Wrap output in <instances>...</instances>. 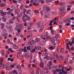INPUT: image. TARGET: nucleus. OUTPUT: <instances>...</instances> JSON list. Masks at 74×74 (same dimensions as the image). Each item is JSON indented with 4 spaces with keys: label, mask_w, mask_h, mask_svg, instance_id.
<instances>
[{
    "label": "nucleus",
    "mask_w": 74,
    "mask_h": 74,
    "mask_svg": "<svg viewBox=\"0 0 74 74\" xmlns=\"http://www.w3.org/2000/svg\"><path fill=\"white\" fill-rule=\"evenodd\" d=\"M70 23H68L66 24V26H70L71 25Z\"/></svg>",
    "instance_id": "nucleus-54"
},
{
    "label": "nucleus",
    "mask_w": 74,
    "mask_h": 74,
    "mask_svg": "<svg viewBox=\"0 0 74 74\" xmlns=\"http://www.w3.org/2000/svg\"><path fill=\"white\" fill-rule=\"evenodd\" d=\"M37 0H34L33 1V5H36V6H38L40 4L38 3H37Z\"/></svg>",
    "instance_id": "nucleus-3"
},
{
    "label": "nucleus",
    "mask_w": 74,
    "mask_h": 74,
    "mask_svg": "<svg viewBox=\"0 0 74 74\" xmlns=\"http://www.w3.org/2000/svg\"><path fill=\"white\" fill-rule=\"evenodd\" d=\"M59 59L60 60H63V58H62V57H59Z\"/></svg>",
    "instance_id": "nucleus-60"
},
{
    "label": "nucleus",
    "mask_w": 74,
    "mask_h": 74,
    "mask_svg": "<svg viewBox=\"0 0 74 74\" xmlns=\"http://www.w3.org/2000/svg\"><path fill=\"white\" fill-rule=\"evenodd\" d=\"M44 63L43 62H40V66L42 68L44 67Z\"/></svg>",
    "instance_id": "nucleus-7"
},
{
    "label": "nucleus",
    "mask_w": 74,
    "mask_h": 74,
    "mask_svg": "<svg viewBox=\"0 0 74 74\" xmlns=\"http://www.w3.org/2000/svg\"><path fill=\"white\" fill-rule=\"evenodd\" d=\"M21 26V25H20L19 27L18 26L16 27V29H19V28H20V30H23V27H22V26Z\"/></svg>",
    "instance_id": "nucleus-5"
},
{
    "label": "nucleus",
    "mask_w": 74,
    "mask_h": 74,
    "mask_svg": "<svg viewBox=\"0 0 74 74\" xmlns=\"http://www.w3.org/2000/svg\"><path fill=\"white\" fill-rule=\"evenodd\" d=\"M13 47L14 49H18V46L16 45L15 44H14L13 45Z\"/></svg>",
    "instance_id": "nucleus-9"
},
{
    "label": "nucleus",
    "mask_w": 74,
    "mask_h": 74,
    "mask_svg": "<svg viewBox=\"0 0 74 74\" xmlns=\"http://www.w3.org/2000/svg\"><path fill=\"white\" fill-rule=\"evenodd\" d=\"M43 70H48V68L47 67H44L43 68Z\"/></svg>",
    "instance_id": "nucleus-41"
},
{
    "label": "nucleus",
    "mask_w": 74,
    "mask_h": 74,
    "mask_svg": "<svg viewBox=\"0 0 74 74\" xmlns=\"http://www.w3.org/2000/svg\"><path fill=\"white\" fill-rule=\"evenodd\" d=\"M59 37V35L57 34L56 36V38H58Z\"/></svg>",
    "instance_id": "nucleus-52"
},
{
    "label": "nucleus",
    "mask_w": 74,
    "mask_h": 74,
    "mask_svg": "<svg viewBox=\"0 0 74 74\" xmlns=\"http://www.w3.org/2000/svg\"><path fill=\"white\" fill-rule=\"evenodd\" d=\"M47 39H51V36H48L46 38Z\"/></svg>",
    "instance_id": "nucleus-59"
},
{
    "label": "nucleus",
    "mask_w": 74,
    "mask_h": 74,
    "mask_svg": "<svg viewBox=\"0 0 74 74\" xmlns=\"http://www.w3.org/2000/svg\"><path fill=\"white\" fill-rule=\"evenodd\" d=\"M16 19V18H15V17L14 16H13V18H12V19L13 21H15V20Z\"/></svg>",
    "instance_id": "nucleus-37"
},
{
    "label": "nucleus",
    "mask_w": 74,
    "mask_h": 74,
    "mask_svg": "<svg viewBox=\"0 0 74 74\" xmlns=\"http://www.w3.org/2000/svg\"><path fill=\"white\" fill-rule=\"evenodd\" d=\"M68 60H69V58H68L66 57L65 58V60L64 61V63H66V62H67Z\"/></svg>",
    "instance_id": "nucleus-14"
},
{
    "label": "nucleus",
    "mask_w": 74,
    "mask_h": 74,
    "mask_svg": "<svg viewBox=\"0 0 74 74\" xmlns=\"http://www.w3.org/2000/svg\"><path fill=\"white\" fill-rule=\"evenodd\" d=\"M6 14H7V13H6V12H3L1 14V15L2 16H5V15H6Z\"/></svg>",
    "instance_id": "nucleus-19"
},
{
    "label": "nucleus",
    "mask_w": 74,
    "mask_h": 74,
    "mask_svg": "<svg viewBox=\"0 0 74 74\" xmlns=\"http://www.w3.org/2000/svg\"><path fill=\"white\" fill-rule=\"evenodd\" d=\"M31 67V64H29V65L28 66V69H30Z\"/></svg>",
    "instance_id": "nucleus-49"
},
{
    "label": "nucleus",
    "mask_w": 74,
    "mask_h": 74,
    "mask_svg": "<svg viewBox=\"0 0 74 74\" xmlns=\"http://www.w3.org/2000/svg\"><path fill=\"white\" fill-rule=\"evenodd\" d=\"M49 14H48L47 15V14H46L45 15V18H48V16H49Z\"/></svg>",
    "instance_id": "nucleus-45"
},
{
    "label": "nucleus",
    "mask_w": 74,
    "mask_h": 74,
    "mask_svg": "<svg viewBox=\"0 0 74 74\" xmlns=\"http://www.w3.org/2000/svg\"><path fill=\"white\" fill-rule=\"evenodd\" d=\"M36 49H35V48L33 49L31 51V52H35V50Z\"/></svg>",
    "instance_id": "nucleus-56"
},
{
    "label": "nucleus",
    "mask_w": 74,
    "mask_h": 74,
    "mask_svg": "<svg viewBox=\"0 0 74 74\" xmlns=\"http://www.w3.org/2000/svg\"><path fill=\"white\" fill-rule=\"evenodd\" d=\"M56 71H57L58 73H59V72H60V71H61V69H56Z\"/></svg>",
    "instance_id": "nucleus-23"
},
{
    "label": "nucleus",
    "mask_w": 74,
    "mask_h": 74,
    "mask_svg": "<svg viewBox=\"0 0 74 74\" xmlns=\"http://www.w3.org/2000/svg\"><path fill=\"white\" fill-rule=\"evenodd\" d=\"M24 51L25 52H26L27 51V50L26 49V47H25L24 48Z\"/></svg>",
    "instance_id": "nucleus-28"
},
{
    "label": "nucleus",
    "mask_w": 74,
    "mask_h": 74,
    "mask_svg": "<svg viewBox=\"0 0 74 74\" xmlns=\"http://www.w3.org/2000/svg\"><path fill=\"white\" fill-rule=\"evenodd\" d=\"M7 42H9V43L11 42H10V39H8L7 40Z\"/></svg>",
    "instance_id": "nucleus-62"
},
{
    "label": "nucleus",
    "mask_w": 74,
    "mask_h": 74,
    "mask_svg": "<svg viewBox=\"0 0 74 74\" xmlns=\"http://www.w3.org/2000/svg\"><path fill=\"white\" fill-rule=\"evenodd\" d=\"M28 44L29 45H32L33 42L32 41V40H30Z\"/></svg>",
    "instance_id": "nucleus-20"
},
{
    "label": "nucleus",
    "mask_w": 74,
    "mask_h": 74,
    "mask_svg": "<svg viewBox=\"0 0 74 74\" xmlns=\"http://www.w3.org/2000/svg\"><path fill=\"white\" fill-rule=\"evenodd\" d=\"M17 30L18 33H21L20 29H17Z\"/></svg>",
    "instance_id": "nucleus-51"
},
{
    "label": "nucleus",
    "mask_w": 74,
    "mask_h": 74,
    "mask_svg": "<svg viewBox=\"0 0 74 74\" xmlns=\"http://www.w3.org/2000/svg\"><path fill=\"white\" fill-rule=\"evenodd\" d=\"M23 17H28V16L26 14H24L23 15Z\"/></svg>",
    "instance_id": "nucleus-48"
},
{
    "label": "nucleus",
    "mask_w": 74,
    "mask_h": 74,
    "mask_svg": "<svg viewBox=\"0 0 74 74\" xmlns=\"http://www.w3.org/2000/svg\"><path fill=\"white\" fill-rule=\"evenodd\" d=\"M4 12H3V10H1L0 11V14H2V13H3Z\"/></svg>",
    "instance_id": "nucleus-50"
},
{
    "label": "nucleus",
    "mask_w": 74,
    "mask_h": 74,
    "mask_svg": "<svg viewBox=\"0 0 74 74\" xmlns=\"http://www.w3.org/2000/svg\"><path fill=\"white\" fill-rule=\"evenodd\" d=\"M2 21L3 22H5V21H6V20L5 19V18L4 17H2Z\"/></svg>",
    "instance_id": "nucleus-25"
},
{
    "label": "nucleus",
    "mask_w": 74,
    "mask_h": 74,
    "mask_svg": "<svg viewBox=\"0 0 74 74\" xmlns=\"http://www.w3.org/2000/svg\"><path fill=\"white\" fill-rule=\"evenodd\" d=\"M40 13L42 15H43V13H45V12H44V11L42 10L40 12Z\"/></svg>",
    "instance_id": "nucleus-27"
},
{
    "label": "nucleus",
    "mask_w": 74,
    "mask_h": 74,
    "mask_svg": "<svg viewBox=\"0 0 74 74\" xmlns=\"http://www.w3.org/2000/svg\"><path fill=\"white\" fill-rule=\"evenodd\" d=\"M31 41L32 42V43H34L35 41L33 40H31Z\"/></svg>",
    "instance_id": "nucleus-58"
},
{
    "label": "nucleus",
    "mask_w": 74,
    "mask_h": 74,
    "mask_svg": "<svg viewBox=\"0 0 74 74\" xmlns=\"http://www.w3.org/2000/svg\"><path fill=\"white\" fill-rule=\"evenodd\" d=\"M37 25L39 27H40V22H38L37 23Z\"/></svg>",
    "instance_id": "nucleus-31"
},
{
    "label": "nucleus",
    "mask_w": 74,
    "mask_h": 74,
    "mask_svg": "<svg viewBox=\"0 0 74 74\" xmlns=\"http://www.w3.org/2000/svg\"><path fill=\"white\" fill-rule=\"evenodd\" d=\"M69 41V39H66L65 40V42L66 43L67 42H68Z\"/></svg>",
    "instance_id": "nucleus-64"
},
{
    "label": "nucleus",
    "mask_w": 74,
    "mask_h": 74,
    "mask_svg": "<svg viewBox=\"0 0 74 74\" xmlns=\"http://www.w3.org/2000/svg\"><path fill=\"white\" fill-rule=\"evenodd\" d=\"M16 73V71L15 70H14L13 71V74H15Z\"/></svg>",
    "instance_id": "nucleus-47"
},
{
    "label": "nucleus",
    "mask_w": 74,
    "mask_h": 74,
    "mask_svg": "<svg viewBox=\"0 0 74 74\" xmlns=\"http://www.w3.org/2000/svg\"><path fill=\"white\" fill-rule=\"evenodd\" d=\"M32 48V47L30 46V47H29V46H27V50H30V48Z\"/></svg>",
    "instance_id": "nucleus-29"
},
{
    "label": "nucleus",
    "mask_w": 74,
    "mask_h": 74,
    "mask_svg": "<svg viewBox=\"0 0 74 74\" xmlns=\"http://www.w3.org/2000/svg\"><path fill=\"white\" fill-rule=\"evenodd\" d=\"M11 25L8 24L6 25V27L8 29H9V28H10V27H11Z\"/></svg>",
    "instance_id": "nucleus-18"
},
{
    "label": "nucleus",
    "mask_w": 74,
    "mask_h": 74,
    "mask_svg": "<svg viewBox=\"0 0 74 74\" xmlns=\"http://www.w3.org/2000/svg\"><path fill=\"white\" fill-rule=\"evenodd\" d=\"M40 41V39L38 38H36L35 40V41L36 42H39Z\"/></svg>",
    "instance_id": "nucleus-16"
},
{
    "label": "nucleus",
    "mask_w": 74,
    "mask_h": 74,
    "mask_svg": "<svg viewBox=\"0 0 74 74\" xmlns=\"http://www.w3.org/2000/svg\"><path fill=\"white\" fill-rule=\"evenodd\" d=\"M52 0H46V2L48 3H50V2H52Z\"/></svg>",
    "instance_id": "nucleus-22"
},
{
    "label": "nucleus",
    "mask_w": 74,
    "mask_h": 74,
    "mask_svg": "<svg viewBox=\"0 0 74 74\" xmlns=\"http://www.w3.org/2000/svg\"><path fill=\"white\" fill-rule=\"evenodd\" d=\"M64 4V3L63 2H60L59 3V5H63Z\"/></svg>",
    "instance_id": "nucleus-38"
},
{
    "label": "nucleus",
    "mask_w": 74,
    "mask_h": 74,
    "mask_svg": "<svg viewBox=\"0 0 74 74\" xmlns=\"http://www.w3.org/2000/svg\"><path fill=\"white\" fill-rule=\"evenodd\" d=\"M29 55H27L26 56V59H28L29 58Z\"/></svg>",
    "instance_id": "nucleus-53"
},
{
    "label": "nucleus",
    "mask_w": 74,
    "mask_h": 74,
    "mask_svg": "<svg viewBox=\"0 0 74 74\" xmlns=\"http://www.w3.org/2000/svg\"><path fill=\"white\" fill-rule=\"evenodd\" d=\"M49 48L50 49H51L52 50H53V49H54V48H53V46H51V47H50Z\"/></svg>",
    "instance_id": "nucleus-39"
},
{
    "label": "nucleus",
    "mask_w": 74,
    "mask_h": 74,
    "mask_svg": "<svg viewBox=\"0 0 74 74\" xmlns=\"http://www.w3.org/2000/svg\"><path fill=\"white\" fill-rule=\"evenodd\" d=\"M35 49H36V50H37V51H39V50H40L41 49V47L40 46H39L37 47H35Z\"/></svg>",
    "instance_id": "nucleus-8"
},
{
    "label": "nucleus",
    "mask_w": 74,
    "mask_h": 74,
    "mask_svg": "<svg viewBox=\"0 0 74 74\" xmlns=\"http://www.w3.org/2000/svg\"><path fill=\"white\" fill-rule=\"evenodd\" d=\"M12 11H13V10L12 9H11L9 11L7 12V14H11V12H12Z\"/></svg>",
    "instance_id": "nucleus-15"
},
{
    "label": "nucleus",
    "mask_w": 74,
    "mask_h": 74,
    "mask_svg": "<svg viewBox=\"0 0 74 74\" xmlns=\"http://www.w3.org/2000/svg\"><path fill=\"white\" fill-rule=\"evenodd\" d=\"M22 14L21 13L19 15V17H20V18H21V17L22 16Z\"/></svg>",
    "instance_id": "nucleus-55"
},
{
    "label": "nucleus",
    "mask_w": 74,
    "mask_h": 74,
    "mask_svg": "<svg viewBox=\"0 0 74 74\" xmlns=\"http://www.w3.org/2000/svg\"><path fill=\"white\" fill-rule=\"evenodd\" d=\"M20 53H21V54H22V53L20 51H19L17 54V56H18V57L20 56Z\"/></svg>",
    "instance_id": "nucleus-13"
},
{
    "label": "nucleus",
    "mask_w": 74,
    "mask_h": 74,
    "mask_svg": "<svg viewBox=\"0 0 74 74\" xmlns=\"http://www.w3.org/2000/svg\"><path fill=\"white\" fill-rule=\"evenodd\" d=\"M50 10L51 8H50L49 6H46L45 14H46L48 13L50 11Z\"/></svg>",
    "instance_id": "nucleus-1"
},
{
    "label": "nucleus",
    "mask_w": 74,
    "mask_h": 74,
    "mask_svg": "<svg viewBox=\"0 0 74 74\" xmlns=\"http://www.w3.org/2000/svg\"><path fill=\"white\" fill-rule=\"evenodd\" d=\"M31 12V11L30 10H28L27 12L26 13L27 14H29V13H30Z\"/></svg>",
    "instance_id": "nucleus-40"
},
{
    "label": "nucleus",
    "mask_w": 74,
    "mask_h": 74,
    "mask_svg": "<svg viewBox=\"0 0 74 74\" xmlns=\"http://www.w3.org/2000/svg\"><path fill=\"white\" fill-rule=\"evenodd\" d=\"M47 34H48V32H46L45 34H43V35L41 36V38H42L43 40H45V37L47 36Z\"/></svg>",
    "instance_id": "nucleus-2"
},
{
    "label": "nucleus",
    "mask_w": 74,
    "mask_h": 74,
    "mask_svg": "<svg viewBox=\"0 0 74 74\" xmlns=\"http://www.w3.org/2000/svg\"><path fill=\"white\" fill-rule=\"evenodd\" d=\"M9 21L10 23L12 24L14 23V22H13V21H12V20L11 19H10Z\"/></svg>",
    "instance_id": "nucleus-33"
},
{
    "label": "nucleus",
    "mask_w": 74,
    "mask_h": 74,
    "mask_svg": "<svg viewBox=\"0 0 74 74\" xmlns=\"http://www.w3.org/2000/svg\"><path fill=\"white\" fill-rule=\"evenodd\" d=\"M16 68L19 70H21V66L19 65H18V66H16Z\"/></svg>",
    "instance_id": "nucleus-12"
},
{
    "label": "nucleus",
    "mask_w": 74,
    "mask_h": 74,
    "mask_svg": "<svg viewBox=\"0 0 74 74\" xmlns=\"http://www.w3.org/2000/svg\"><path fill=\"white\" fill-rule=\"evenodd\" d=\"M66 10V7L65 6H62L60 9V12L64 11Z\"/></svg>",
    "instance_id": "nucleus-4"
},
{
    "label": "nucleus",
    "mask_w": 74,
    "mask_h": 74,
    "mask_svg": "<svg viewBox=\"0 0 74 74\" xmlns=\"http://www.w3.org/2000/svg\"><path fill=\"white\" fill-rule=\"evenodd\" d=\"M69 43L71 46H72L73 45V43H72V42H71L70 41H69Z\"/></svg>",
    "instance_id": "nucleus-34"
},
{
    "label": "nucleus",
    "mask_w": 74,
    "mask_h": 74,
    "mask_svg": "<svg viewBox=\"0 0 74 74\" xmlns=\"http://www.w3.org/2000/svg\"><path fill=\"white\" fill-rule=\"evenodd\" d=\"M52 14H53V15H55L56 14V12L55 11L53 12L52 13Z\"/></svg>",
    "instance_id": "nucleus-42"
},
{
    "label": "nucleus",
    "mask_w": 74,
    "mask_h": 74,
    "mask_svg": "<svg viewBox=\"0 0 74 74\" xmlns=\"http://www.w3.org/2000/svg\"><path fill=\"white\" fill-rule=\"evenodd\" d=\"M66 12H64L62 13V15H63V16L64 15H65V13Z\"/></svg>",
    "instance_id": "nucleus-61"
},
{
    "label": "nucleus",
    "mask_w": 74,
    "mask_h": 74,
    "mask_svg": "<svg viewBox=\"0 0 74 74\" xmlns=\"http://www.w3.org/2000/svg\"><path fill=\"white\" fill-rule=\"evenodd\" d=\"M0 25L1 26V28L2 29H3V28L4 27V24L3 23H2L0 24Z\"/></svg>",
    "instance_id": "nucleus-17"
},
{
    "label": "nucleus",
    "mask_w": 74,
    "mask_h": 74,
    "mask_svg": "<svg viewBox=\"0 0 74 74\" xmlns=\"http://www.w3.org/2000/svg\"><path fill=\"white\" fill-rule=\"evenodd\" d=\"M12 2L13 3H18V1H16L15 0H13Z\"/></svg>",
    "instance_id": "nucleus-35"
},
{
    "label": "nucleus",
    "mask_w": 74,
    "mask_h": 74,
    "mask_svg": "<svg viewBox=\"0 0 74 74\" xmlns=\"http://www.w3.org/2000/svg\"><path fill=\"white\" fill-rule=\"evenodd\" d=\"M51 32L52 34H53V33H54V30H51Z\"/></svg>",
    "instance_id": "nucleus-46"
},
{
    "label": "nucleus",
    "mask_w": 74,
    "mask_h": 74,
    "mask_svg": "<svg viewBox=\"0 0 74 74\" xmlns=\"http://www.w3.org/2000/svg\"><path fill=\"white\" fill-rule=\"evenodd\" d=\"M1 53L2 56H4V54H5V53L4 52V51L3 50H1Z\"/></svg>",
    "instance_id": "nucleus-21"
},
{
    "label": "nucleus",
    "mask_w": 74,
    "mask_h": 74,
    "mask_svg": "<svg viewBox=\"0 0 74 74\" xmlns=\"http://www.w3.org/2000/svg\"><path fill=\"white\" fill-rule=\"evenodd\" d=\"M1 7H3L4 8V7H5V4H4V3H2L1 5Z\"/></svg>",
    "instance_id": "nucleus-30"
},
{
    "label": "nucleus",
    "mask_w": 74,
    "mask_h": 74,
    "mask_svg": "<svg viewBox=\"0 0 74 74\" xmlns=\"http://www.w3.org/2000/svg\"><path fill=\"white\" fill-rule=\"evenodd\" d=\"M60 52L61 53H63L64 52V49L62 48L60 50Z\"/></svg>",
    "instance_id": "nucleus-10"
},
{
    "label": "nucleus",
    "mask_w": 74,
    "mask_h": 74,
    "mask_svg": "<svg viewBox=\"0 0 74 74\" xmlns=\"http://www.w3.org/2000/svg\"><path fill=\"white\" fill-rule=\"evenodd\" d=\"M44 25H42L41 26L40 28L43 29H44Z\"/></svg>",
    "instance_id": "nucleus-57"
},
{
    "label": "nucleus",
    "mask_w": 74,
    "mask_h": 74,
    "mask_svg": "<svg viewBox=\"0 0 74 74\" xmlns=\"http://www.w3.org/2000/svg\"><path fill=\"white\" fill-rule=\"evenodd\" d=\"M4 68V65L2 64L0 66V68L1 69H3Z\"/></svg>",
    "instance_id": "nucleus-11"
},
{
    "label": "nucleus",
    "mask_w": 74,
    "mask_h": 74,
    "mask_svg": "<svg viewBox=\"0 0 74 74\" xmlns=\"http://www.w3.org/2000/svg\"><path fill=\"white\" fill-rule=\"evenodd\" d=\"M29 25H28V24H27V25L28 26V29L29 30H30V29H31V27H29V26H30V24H29Z\"/></svg>",
    "instance_id": "nucleus-44"
},
{
    "label": "nucleus",
    "mask_w": 74,
    "mask_h": 74,
    "mask_svg": "<svg viewBox=\"0 0 74 74\" xmlns=\"http://www.w3.org/2000/svg\"><path fill=\"white\" fill-rule=\"evenodd\" d=\"M22 19L23 21V22H26V21H27L26 20V18H25L24 17H23L22 18Z\"/></svg>",
    "instance_id": "nucleus-24"
},
{
    "label": "nucleus",
    "mask_w": 74,
    "mask_h": 74,
    "mask_svg": "<svg viewBox=\"0 0 74 74\" xmlns=\"http://www.w3.org/2000/svg\"><path fill=\"white\" fill-rule=\"evenodd\" d=\"M51 57L52 58H50V60H53L54 58H55V57H54L53 56H51Z\"/></svg>",
    "instance_id": "nucleus-26"
},
{
    "label": "nucleus",
    "mask_w": 74,
    "mask_h": 74,
    "mask_svg": "<svg viewBox=\"0 0 74 74\" xmlns=\"http://www.w3.org/2000/svg\"><path fill=\"white\" fill-rule=\"evenodd\" d=\"M0 61L1 62H3L4 61V60H3V58H0Z\"/></svg>",
    "instance_id": "nucleus-43"
},
{
    "label": "nucleus",
    "mask_w": 74,
    "mask_h": 74,
    "mask_svg": "<svg viewBox=\"0 0 74 74\" xmlns=\"http://www.w3.org/2000/svg\"><path fill=\"white\" fill-rule=\"evenodd\" d=\"M25 7L26 8H29V6H25Z\"/></svg>",
    "instance_id": "nucleus-63"
},
{
    "label": "nucleus",
    "mask_w": 74,
    "mask_h": 74,
    "mask_svg": "<svg viewBox=\"0 0 74 74\" xmlns=\"http://www.w3.org/2000/svg\"><path fill=\"white\" fill-rule=\"evenodd\" d=\"M27 18H26V20L27 21H29V20H30V17L29 16L27 17Z\"/></svg>",
    "instance_id": "nucleus-32"
},
{
    "label": "nucleus",
    "mask_w": 74,
    "mask_h": 74,
    "mask_svg": "<svg viewBox=\"0 0 74 74\" xmlns=\"http://www.w3.org/2000/svg\"><path fill=\"white\" fill-rule=\"evenodd\" d=\"M49 65L50 66H52V63L51 61H50L49 62Z\"/></svg>",
    "instance_id": "nucleus-36"
},
{
    "label": "nucleus",
    "mask_w": 74,
    "mask_h": 74,
    "mask_svg": "<svg viewBox=\"0 0 74 74\" xmlns=\"http://www.w3.org/2000/svg\"><path fill=\"white\" fill-rule=\"evenodd\" d=\"M28 34H29V35L27 36V38H29L30 37V36L32 35V32L31 31H28Z\"/></svg>",
    "instance_id": "nucleus-6"
}]
</instances>
